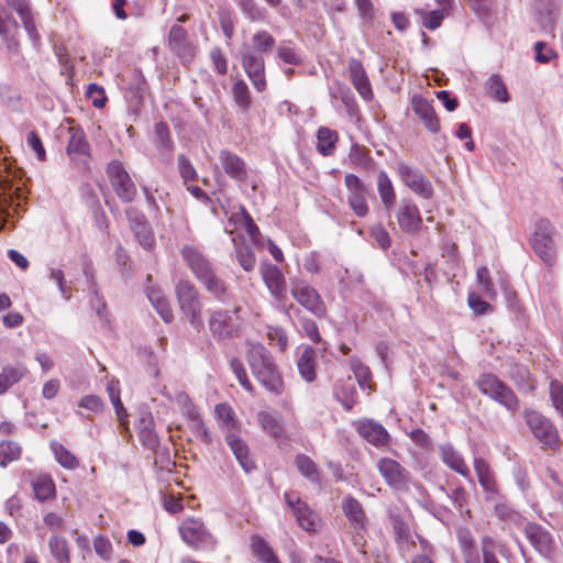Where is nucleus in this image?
I'll return each instance as SVG.
<instances>
[{
	"label": "nucleus",
	"instance_id": "nucleus-1",
	"mask_svg": "<svg viewBox=\"0 0 563 563\" xmlns=\"http://www.w3.org/2000/svg\"><path fill=\"white\" fill-rule=\"evenodd\" d=\"M179 252L185 265L213 299L220 302L231 299L232 291L229 284L217 273L211 261L199 247L186 244Z\"/></svg>",
	"mask_w": 563,
	"mask_h": 563
},
{
	"label": "nucleus",
	"instance_id": "nucleus-2",
	"mask_svg": "<svg viewBox=\"0 0 563 563\" xmlns=\"http://www.w3.org/2000/svg\"><path fill=\"white\" fill-rule=\"evenodd\" d=\"M276 41L274 36L260 30L253 34L251 46L242 52V67L257 92H264L267 87L264 54L272 52Z\"/></svg>",
	"mask_w": 563,
	"mask_h": 563
},
{
	"label": "nucleus",
	"instance_id": "nucleus-3",
	"mask_svg": "<svg viewBox=\"0 0 563 563\" xmlns=\"http://www.w3.org/2000/svg\"><path fill=\"white\" fill-rule=\"evenodd\" d=\"M246 361L253 376L268 393L280 396L285 391L284 379L269 352L263 344H250L246 352Z\"/></svg>",
	"mask_w": 563,
	"mask_h": 563
},
{
	"label": "nucleus",
	"instance_id": "nucleus-4",
	"mask_svg": "<svg viewBox=\"0 0 563 563\" xmlns=\"http://www.w3.org/2000/svg\"><path fill=\"white\" fill-rule=\"evenodd\" d=\"M175 296L185 319L194 329L200 332L205 323L201 295L196 285L187 278L179 279L175 285Z\"/></svg>",
	"mask_w": 563,
	"mask_h": 563
},
{
	"label": "nucleus",
	"instance_id": "nucleus-5",
	"mask_svg": "<svg viewBox=\"0 0 563 563\" xmlns=\"http://www.w3.org/2000/svg\"><path fill=\"white\" fill-rule=\"evenodd\" d=\"M476 385L479 391L510 411L519 409V399L514 390L492 373L482 374Z\"/></svg>",
	"mask_w": 563,
	"mask_h": 563
},
{
	"label": "nucleus",
	"instance_id": "nucleus-6",
	"mask_svg": "<svg viewBox=\"0 0 563 563\" xmlns=\"http://www.w3.org/2000/svg\"><path fill=\"white\" fill-rule=\"evenodd\" d=\"M290 295L299 306L316 318L323 319L328 316L327 305L321 295L308 282L302 279L291 280Z\"/></svg>",
	"mask_w": 563,
	"mask_h": 563
},
{
	"label": "nucleus",
	"instance_id": "nucleus-7",
	"mask_svg": "<svg viewBox=\"0 0 563 563\" xmlns=\"http://www.w3.org/2000/svg\"><path fill=\"white\" fill-rule=\"evenodd\" d=\"M523 417L533 435L545 449L553 451L560 449L561 439L559 432L548 418L532 409H527L523 412Z\"/></svg>",
	"mask_w": 563,
	"mask_h": 563
},
{
	"label": "nucleus",
	"instance_id": "nucleus-8",
	"mask_svg": "<svg viewBox=\"0 0 563 563\" xmlns=\"http://www.w3.org/2000/svg\"><path fill=\"white\" fill-rule=\"evenodd\" d=\"M554 229L549 220L540 219L531 236V247L548 266H553L556 260V252L553 242Z\"/></svg>",
	"mask_w": 563,
	"mask_h": 563
},
{
	"label": "nucleus",
	"instance_id": "nucleus-9",
	"mask_svg": "<svg viewBox=\"0 0 563 563\" xmlns=\"http://www.w3.org/2000/svg\"><path fill=\"white\" fill-rule=\"evenodd\" d=\"M178 530L181 540L196 551L213 548L216 544V539L200 519L187 518L181 521Z\"/></svg>",
	"mask_w": 563,
	"mask_h": 563
},
{
	"label": "nucleus",
	"instance_id": "nucleus-10",
	"mask_svg": "<svg viewBox=\"0 0 563 563\" xmlns=\"http://www.w3.org/2000/svg\"><path fill=\"white\" fill-rule=\"evenodd\" d=\"M344 186L347 190V205L353 213L358 218H364L369 212L367 196L369 194L364 181L353 173L344 176Z\"/></svg>",
	"mask_w": 563,
	"mask_h": 563
},
{
	"label": "nucleus",
	"instance_id": "nucleus-11",
	"mask_svg": "<svg viewBox=\"0 0 563 563\" xmlns=\"http://www.w3.org/2000/svg\"><path fill=\"white\" fill-rule=\"evenodd\" d=\"M284 499L290 507L297 523L307 532H317L321 526L319 515L303 501L297 493H284Z\"/></svg>",
	"mask_w": 563,
	"mask_h": 563
},
{
	"label": "nucleus",
	"instance_id": "nucleus-12",
	"mask_svg": "<svg viewBox=\"0 0 563 563\" xmlns=\"http://www.w3.org/2000/svg\"><path fill=\"white\" fill-rule=\"evenodd\" d=\"M377 470L391 489L402 493L409 490L410 473L396 460L380 457L377 461Z\"/></svg>",
	"mask_w": 563,
	"mask_h": 563
},
{
	"label": "nucleus",
	"instance_id": "nucleus-13",
	"mask_svg": "<svg viewBox=\"0 0 563 563\" xmlns=\"http://www.w3.org/2000/svg\"><path fill=\"white\" fill-rule=\"evenodd\" d=\"M396 170L404 185L416 195L423 199L433 197L432 184L421 170L405 162L398 163Z\"/></svg>",
	"mask_w": 563,
	"mask_h": 563
},
{
	"label": "nucleus",
	"instance_id": "nucleus-14",
	"mask_svg": "<svg viewBox=\"0 0 563 563\" xmlns=\"http://www.w3.org/2000/svg\"><path fill=\"white\" fill-rule=\"evenodd\" d=\"M107 173L117 196L125 202H131L136 196V187L122 163L112 161L108 164Z\"/></svg>",
	"mask_w": 563,
	"mask_h": 563
},
{
	"label": "nucleus",
	"instance_id": "nucleus-15",
	"mask_svg": "<svg viewBox=\"0 0 563 563\" xmlns=\"http://www.w3.org/2000/svg\"><path fill=\"white\" fill-rule=\"evenodd\" d=\"M167 45L181 64L189 65L194 62L197 47L189 41L188 33L183 26L175 24L170 27Z\"/></svg>",
	"mask_w": 563,
	"mask_h": 563
},
{
	"label": "nucleus",
	"instance_id": "nucleus-16",
	"mask_svg": "<svg viewBox=\"0 0 563 563\" xmlns=\"http://www.w3.org/2000/svg\"><path fill=\"white\" fill-rule=\"evenodd\" d=\"M260 274L271 296L280 303L287 300V283L283 271L268 262L260 266Z\"/></svg>",
	"mask_w": 563,
	"mask_h": 563
},
{
	"label": "nucleus",
	"instance_id": "nucleus-17",
	"mask_svg": "<svg viewBox=\"0 0 563 563\" xmlns=\"http://www.w3.org/2000/svg\"><path fill=\"white\" fill-rule=\"evenodd\" d=\"M400 230L405 233H417L422 225L419 208L411 199H402L395 211Z\"/></svg>",
	"mask_w": 563,
	"mask_h": 563
},
{
	"label": "nucleus",
	"instance_id": "nucleus-18",
	"mask_svg": "<svg viewBox=\"0 0 563 563\" xmlns=\"http://www.w3.org/2000/svg\"><path fill=\"white\" fill-rule=\"evenodd\" d=\"M218 158L227 176L239 183L246 181L249 169L245 161L241 156L225 148L219 152Z\"/></svg>",
	"mask_w": 563,
	"mask_h": 563
},
{
	"label": "nucleus",
	"instance_id": "nucleus-19",
	"mask_svg": "<svg viewBox=\"0 0 563 563\" xmlns=\"http://www.w3.org/2000/svg\"><path fill=\"white\" fill-rule=\"evenodd\" d=\"M411 106L415 114L430 133L435 134L440 131V119L432 106V101L420 95H415L411 98Z\"/></svg>",
	"mask_w": 563,
	"mask_h": 563
},
{
	"label": "nucleus",
	"instance_id": "nucleus-20",
	"mask_svg": "<svg viewBox=\"0 0 563 563\" xmlns=\"http://www.w3.org/2000/svg\"><path fill=\"white\" fill-rule=\"evenodd\" d=\"M356 431L361 438L376 448L389 444L390 435L385 427L372 419H362L356 422Z\"/></svg>",
	"mask_w": 563,
	"mask_h": 563
},
{
	"label": "nucleus",
	"instance_id": "nucleus-21",
	"mask_svg": "<svg viewBox=\"0 0 563 563\" xmlns=\"http://www.w3.org/2000/svg\"><path fill=\"white\" fill-rule=\"evenodd\" d=\"M208 324L213 336L219 339L232 338L239 332V325L234 322L229 310L218 309L212 311Z\"/></svg>",
	"mask_w": 563,
	"mask_h": 563
},
{
	"label": "nucleus",
	"instance_id": "nucleus-22",
	"mask_svg": "<svg viewBox=\"0 0 563 563\" xmlns=\"http://www.w3.org/2000/svg\"><path fill=\"white\" fill-rule=\"evenodd\" d=\"M350 80L364 100H372L373 89L367 73L360 59L351 58L347 65Z\"/></svg>",
	"mask_w": 563,
	"mask_h": 563
},
{
	"label": "nucleus",
	"instance_id": "nucleus-23",
	"mask_svg": "<svg viewBox=\"0 0 563 563\" xmlns=\"http://www.w3.org/2000/svg\"><path fill=\"white\" fill-rule=\"evenodd\" d=\"M225 443L246 473L256 468L255 461L250 453L247 443L236 432L228 433L225 435Z\"/></svg>",
	"mask_w": 563,
	"mask_h": 563
},
{
	"label": "nucleus",
	"instance_id": "nucleus-24",
	"mask_svg": "<svg viewBox=\"0 0 563 563\" xmlns=\"http://www.w3.org/2000/svg\"><path fill=\"white\" fill-rule=\"evenodd\" d=\"M341 506L350 526L355 531H365L368 519L362 504L355 497L347 495L342 499Z\"/></svg>",
	"mask_w": 563,
	"mask_h": 563
},
{
	"label": "nucleus",
	"instance_id": "nucleus-25",
	"mask_svg": "<svg viewBox=\"0 0 563 563\" xmlns=\"http://www.w3.org/2000/svg\"><path fill=\"white\" fill-rule=\"evenodd\" d=\"M350 165L358 170L371 173L376 168V162L371 151L363 144L352 143L347 154Z\"/></svg>",
	"mask_w": 563,
	"mask_h": 563
},
{
	"label": "nucleus",
	"instance_id": "nucleus-26",
	"mask_svg": "<svg viewBox=\"0 0 563 563\" xmlns=\"http://www.w3.org/2000/svg\"><path fill=\"white\" fill-rule=\"evenodd\" d=\"M69 140L66 147L67 154L71 159H79L90 155V145L86 139L82 129L70 126L68 129Z\"/></svg>",
	"mask_w": 563,
	"mask_h": 563
},
{
	"label": "nucleus",
	"instance_id": "nucleus-27",
	"mask_svg": "<svg viewBox=\"0 0 563 563\" xmlns=\"http://www.w3.org/2000/svg\"><path fill=\"white\" fill-rule=\"evenodd\" d=\"M474 471L483 490L492 496L498 494V484L488 462L479 456L474 457Z\"/></svg>",
	"mask_w": 563,
	"mask_h": 563
},
{
	"label": "nucleus",
	"instance_id": "nucleus-28",
	"mask_svg": "<svg viewBox=\"0 0 563 563\" xmlns=\"http://www.w3.org/2000/svg\"><path fill=\"white\" fill-rule=\"evenodd\" d=\"M137 435L143 445L154 449L158 445V437L155 431L154 418L150 411L141 413L136 424Z\"/></svg>",
	"mask_w": 563,
	"mask_h": 563
},
{
	"label": "nucleus",
	"instance_id": "nucleus-29",
	"mask_svg": "<svg viewBox=\"0 0 563 563\" xmlns=\"http://www.w3.org/2000/svg\"><path fill=\"white\" fill-rule=\"evenodd\" d=\"M525 533L530 543L541 553H550L553 548L551 534L537 523H528Z\"/></svg>",
	"mask_w": 563,
	"mask_h": 563
},
{
	"label": "nucleus",
	"instance_id": "nucleus-30",
	"mask_svg": "<svg viewBox=\"0 0 563 563\" xmlns=\"http://www.w3.org/2000/svg\"><path fill=\"white\" fill-rule=\"evenodd\" d=\"M442 462L452 471L459 473L463 477L470 476V468L463 456L453 448L452 444H442L439 448Z\"/></svg>",
	"mask_w": 563,
	"mask_h": 563
},
{
	"label": "nucleus",
	"instance_id": "nucleus-31",
	"mask_svg": "<svg viewBox=\"0 0 563 563\" xmlns=\"http://www.w3.org/2000/svg\"><path fill=\"white\" fill-rule=\"evenodd\" d=\"M317 354L313 347L307 345L303 347L300 357L297 361V367L300 376L307 383H312L317 378Z\"/></svg>",
	"mask_w": 563,
	"mask_h": 563
},
{
	"label": "nucleus",
	"instance_id": "nucleus-32",
	"mask_svg": "<svg viewBox=\"0 0 563 563\" xmlns=\"http://www.w3.org/2000/svg\"><path fill=\"white\" fill-rule=\"evenodd\" d=\"M316 148L322 156H331L334 154L339 142V134L335 130L327 126H320L317 131Z\"/></svg>",
	"mask_w": 563,
	"mask_h": 563
},
{
	"label": "nucleus",
	"instance_id": "nucleus-33",
	"mask_svg": "<svg viewBox=\"0 0 563 563\" xmlns=\"http://www.w3.org/2000/svg\"><path fill=\"white\" fill-rule=\"evenodd\" d=\"M214 413L217 420L221 423V428L227 431V434L230 432H236L241 429V422L230 404L220 402L216 405Z\"/></svg>",
	"mask_w": 563,
	"mask_h": 563
},
{
	"label": "nucleus",
	"instance_id": "nucleus-34",
	"mask_svg": "<svg viewBox=\"0 0 563 563\" xmlns=\"http://www.w3.org/2000/svg\"><path fill=\"white\" fill-rule=\"evenodd\" d=\"M333 395L346 411H351L357 402V391L350 377L339 382L334 387Z\"/></svg>",
	"mask_w": 563,
	"mask_h": 563
},
{
	"label": "nucleus",
	"instance_id": "nucleus-35",
	"mask_svg": "<svg viewBox=\"0 0 563 563\" xmlns=\"http://www.w3.org/2000/svg\"><path fill=\"white\" fill-rule=\"evenodd\" d=\"M230 222H234L235 224L244 229V231L250 236L251 241L254 244L260 245L262 238L261 231L245 208L242 207L240 212L233 213L230 217Z\"/></svg>",
	"mask_w": 563,
	"mask_h": 563
},
{
	"label": "nucleus",
	"instance_id": "nucleus-36",
	"mask_svg": "<svg viewBox=\"0 0 563 563\" xmlns=\"http://www.w3.org/2000/svg\"><path fill=\"white\" fill-rule=\"evenodd\" d=\"M251 550L261 563H282L268 542L258 534L251 537Z\"/></svg>",
	"mask_w": 563,
	"mask_h": 563
},
{
	"label": "nucleus",
	"instance_id": "nucleus-37",
	"mask_svg": "<svg viewBox=\"0 0 563 563\" xmlns=\"http://www.w3.org/2000/svg\"><path fill=\"white\" fill-rule=\"evenodd\" d=\"M26 373L27 369L22 363H19L16 366H4L0 373V395H3L11 386L19 383Z\"/></svg>",
	"mask_w": 563,
	"mask_h": 563
},
{
	"label": "nucleus",
	"instance_id": "nucleus-38",
	"mask_svg": "<svg viewBox=\"0 0 563 563\" xmlns=\"http://www.w3.org/2000/svg\"><path fill=\"white\" fill-rule=\"evenodd\" d=\"M32 488L38 501H46L55 498L56 487L53 478L47 475H38L32 481Z\"/></svg>",
	"mask_w": 563,
	"mask_h": 563
},
{
	"label": "nucleus",
	"instance_id": "nucleus-39",
	"mask_svg": "<svg viewBox=\"0 0 563 563\" xmlns=\"http://www.w3.org/2000/svg\"><path fill=\"white\" fill-rule=\"evenodd\" d=\"M377 191L384 208L390 210L396 201V191L385 170H380L377 175Z\"/></svg>",
	"mask_w": 563,
	"mask_h": 563
},
{
	"label": "nucleus",
	"instance_id": "nucleus-40",
	"mask_svg": "<svg viewBox=\"0 0 563 563\" xmlns=\"http://www.w3.org/2000/svg\"><path fill=\"white\" fill-rule=\"evenodd\" d=\"M131 230L133 231L139 243L147 251H151L155 246V236L148 222L142 218L136 219L131 223Z\"/></svg>",
	"mask_w": 563,
	"mask_h": 563
},
{
	"label": "nucleus",
	"instance_id": "nucleus-41",
	"mask_svg": "<svg viewBox=\"0 0 563 563\" xmlns=\"http://www.w3.org/2000/svg\"><path fill=\"white\" fill-rule=\"evenodd\" d=\"M147 298L166 323H170L174 319V313L168 299L164 296L161 289H150Z\"/></svg>",
	"mask_w": 563,
	"mask_h": 563
},
{
	"label": "nucleus",
	"instance_id": "nucleus-42",
	"mask_svg": "<svg viewBox=\"0 0 563 563\" xmlns=\"http://www.w3.org/2000/svg\"><path fill=\"white\" fill-rule=\"evenodd\" d=\"M257 421L269 437L274 439H282L285 435V429L282 421L268 411H260L257 413Z\"/></svg>",
	"mask_w": 563,
	"mask_h": 563
},
{
	"label": "nucleus",
	"instance_id": "nucleus-43",
	"mask_svg": "<svg viewBox=\"0 0 563 563\" xmlns=\"http://www.w3.org/2000/svg\"><path fill=\"white\" fill-rule=\"evenodd\" d=\"M49 448L56 462L66 470H76L79 466V459L66 446L57 441H51Z\"/></svg>",
	"mask_w": 563,
	"mask_h": 563
},
{
	"label": "nucleus",
	"instance_id": "nucleus-44",
	"mask_svg": "<svg viewBox=\"0 0 563 563\" xmlns=\"http://www.w3.org/2000/svg\"><path fill=\"white\" fill-rule=\"evenodd\" d=\"M298 472L309 482L317 483L320 481V471L317 463L308 455L299 453L294 461Z\"/></svg>",
	"mask_w": 563,
	"mask_h": 563
},
{
	"label": "nucleus",
	"instance_id": "nucleus-45",
	"mask_svg": "<svg viewBox=\"0 0 563 563\" xmlns=\"http://www.w3.org/2000/svg\"><path fill=\"white\" fill-rule=\"evenodd\" d=\"M240 239L241 242H238L236 238H233L235 258L245 272H251L255 267L256 257L252 247L244 242V239L242 236Z\"/></svg>",
	"mask_w": 563,
	"mask_h": 563
},
{
	"label": "nucleus",
	"instance_id": "nucleus-46",
	"mask_svg": "<svg viewBox=\"0 0 563 563\" xmlns=\"http://www.w3.org/2000/svg\"><path fill=\"white\" fill-rule=\"evenodd\" d=\"M350 365L360 388L364 390L368 389L369 393L373 391L375 389V384L372 382V372L369 367L363 364L358 358L354 357L350 360Z\"/></svg>",
	"mask_w": 563,
	"mask_h": 563
},
{
	"label": "nucleus",
	"instance_id": "nucleus-47",
	"mask_svg": "<svg viewBox=\"0 0 563 563\" xmlns=\"http://www.w3.org/2000/svg\"><path fill=\"white\" fill-rule=\"evenodd\" d=\"M231 92L235 104L243 112L249 111L252 106V96L246 82L243 79L235 80L232 86Z\"/></svg>",
	"mask_w": 563,
	"mask_h": 563
},
{
	"label": "nucleus",
	"instance_id": "nucleus-48",
	"mask_svg": "<svg viewBox=\"0 0 563 563\" xmlns=\"http://www.w3.org/2000/svg\"><path fill=\"white\" fill-rule=\"evenodd\" d=\"M107 391L114 407L120 424L123 426L125 430H128V412L120 398L119 382H111L107 387Z\"/></svg>",
	"mask_w": 563,
	"mask_h": 563
},
{
	"label": "nucleus",
	"instance_id": "nucleus-49",
	"mask_svg": "<svg viewBox=\"0 0 563 563\" xmlns=\"http://www.w3.org/2000/svg\"><path fill=\"white\" fill-rule=\"evenodd\" d=\"M22 449L20 444L12 440L0 442V466L5 467L10 463L21 457Z\"/></svg>",
	"mask_w": 563,
	"mask_h": 563
},
{
	"label": "nucleus",
	"instance_id": "nucleus-50",
	"mask_svg": "<svg viewBox=\"0 0 563 563\" xmlns=\"http://www.w3.org/2000/svg\"><path fill=\"white\" fill-rule=\"evenodd\" d=\"M48 547L58 563H70L69 545L65 538L53 536L48 541Z\"/></svg>",
	"mask_w": 563,
	"mask_h": 563
},
{
	"label": "nucleus",
	"instance_id": "nucleus-51",
	"mask_svg": "<svg viewBox=\"0 0 563 563\" xmlns=\"http://www.w3.org/2000/svg\"><path fill=\"white\" fill-rule=\"evenodd\" d=\"M486 86L488 95L495 98L497 101L507 102L509 100L507 87L499 75L490 76L486 82Z\"/></svg>",
	"mask_w": 563,
	"mask_h": 563
},
{
	"label": "nucleus",
	"instance_id": "nucleus-52",
	"mask_svg": "<svg viewBox=\"0 0 563 563\" xmlns=\"http://www.w3.org/2000/svg\"><path fill=\"white\" fill-rule=\"evenodd\" d=\"M192 416V432L195 437L205 443L206 445H210L212 443V435L208 428V426L205 423L201 416L198 413L196 408H192L191 411Z\"/></svg>",
	"mask_w": 563,
	"mask_h": 563
},
{
	"label": "nucleus",
	"instance_id": "nucleus-53",
	"mask_svg": "<svg viewBox=\"0 0 563 563\" xmlns=\"http://www.w3.org/2000/svg\"><path fill=\"white\" fill-rule=\"evenodd\" d=\"M476 280L482 291L494 300L497 297V291L490 277L489 269L486 266H481L476 271Z\"/></svg>",
	"mask_w": 563,
	"mask_h": 563
},
{
	"label": "nucleus",
	"instance_id": "nucleus-54",
	"mask_svg": "<svg viewBox=\"0 0 563 563\" xmlns=\"http://www.w3.org/2000/svg\"><path fill=\"white\" fill-rule=\"evenodd\" d=\"M154 132L157 146L166 150L167 152H172L174 148V144L170 137V132L167 123L163 121L157 122L155 124Z\"/></svg>",
	"mask_w": 563,
	"mask_h": 563
},
{
	"label": "nucleus",
	"instance_id": "nucleus-55",
	"mask_svg": "<svg viewBox=\"0 0 563 563\" xmlns=\"http://www.w3.org/2000/svg\"><path fill=\"white\" fill-rule=\"evenodd\" d=\"M230 367H231L232 372L234 373L240 385L246 391L253 393L254 387H253L251 380L249 379V376H247V373H246L243 362L238 357H233L230 362Z\"/></svg>",
	"mask_w": 563,
	"mask_h": 563
},
{
	"label": "nucleus",
	"instance_id": "nucleus-56",
	"mask_svg": "<svg viewBox=\"0 0 563 563\" xmlns=\"http://www.w3.org/2000/svg\"><path fill=\"white\" fill-rule=\"evenodd\" d=\"M467 305L476 316H484L493 312V306L485 301L477 292H470L467 296Z\"/></svg>",
	"mask_w": 563,
	"mask_h": 563
},
{
	"label": "nucleus",
	"instance_id": "nucleus-57",
	"mask_svg": "<svg viewBox=\"0 0 563 563\" xmlns=\"http://www.w3.org/2000/svg\"><path fill=\"white\" fill-rule=\"evenodd\" d=\"M267 339L269 344L276 346L280 352L286 351L288 346V336L283 328L269 327L267 330Z\"/></svg>",
	"mask_w": 563,
	"mask_h": 563
},
{
	"label": "nucleus",
	"instance_id": "nucleus-58",
	"mask_svg": "<svg viewBox=\"0 0 563 563\" xmlns=\"http://www.w3.org/2000/svg\"><path fill=\"white\" fill-rule=\"evenodd\" d=\"M86 96L91 100L92 106L97 109L104 108L108 97L104 88L97 84H90L87 88Z\"/></svg>",
	"mask_w": 563,
	"mask_h": 563
},
{
	"label": "nucleus",
	"instance_id": "nucleus-59",
	"mask_svg": "<svg viewBox=\"0 0 563 563\" xmlns=\"http://www.w3.org/2000/svg\"><path fill=\"white\" fill-rule=\"evenodd\" d=\"M550 398L555 410L563 418V385L555 379L550 382Z\"/></svg>",
	"mask_w": 563,
	"mask_h": 563
},
{
	"label": "nucleus",
	"instance_id": "nucleus-60",
	"mask_svg": "<svg viewBox=\"0 0 563 563\" xmlns=\"http://www.w3.org/2000/svg\"><path fill=\"white\" fill-rule=\"evenodd\" d=\"M371 236L374 239L375 243L382 249L387 250L391 245V239L387 230L380 224H375L371 228Z\"/></svg>",
	"mask_w": 563,
	"mask_h": 563
},
{
	"label": "nucleus",
	"instance_id": "nucleus-61",
	"mask_svg": "<svg viewBox=\"0 0 563 563\" xmlns=\"http://www.w3.org/2000/svg\"><path fill=\"white\" fill-rule=\"evenodd\" d=\"M449 12L450 11H444L443 9H438L424 13V15L422 16L423 26L431 31L438 29L442 24L444 16L448 15Z\"/></svg>",
	"mask_w": 563,
	"mask_h": 563
},
{
	"label": "nucleus",
	"instance_id": "nucleus-62",
	"mask_svg": "<svg viewBox=\"0 0 563 563\" xmlns=\"http://www.w3.org/2000/svg\"><path fill=\"white\" fill-rule=\"evenodd\" d=\"M209 57L218 75L223 76L228 73V59L220 47H213L209 53Z\"/></svg>",
	"mask_w": 563,
	"mask_h": 563
},
{
	"label": "nucleus",
	"instance_id": "nucleus-63",
	"mask_svg": "<svg viewBox=\"0 0 563 563\" xmlns=\"http://www.w3.org/2000/svg\"><path fill=\"white\" fill-rule=\"evenodd\" d=\"M536 60L540 64H547L558 57L556 52L549 47L545 42H537L534 44Z\"/></svg>",
	"mask_w": 563,
	"mask_h": 563
},
{
	"label": "nucleus",
	"instance_id": "nucleus-64",
	"mask_svg": "<svg viewBox=\"0 0 563 563\" xmlns=\"http://www.w3.org/2000/svg\"><path fill=\"white\" fill-rule=\"evenodd\" d=\"M178 167L181 178L185 183L197 179V172L191 162L184 154L178 155Z\"/></svg>",
	"mask_w": 563,
	"mask_h": 563
}]
</instances>
